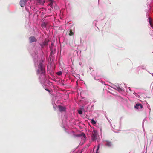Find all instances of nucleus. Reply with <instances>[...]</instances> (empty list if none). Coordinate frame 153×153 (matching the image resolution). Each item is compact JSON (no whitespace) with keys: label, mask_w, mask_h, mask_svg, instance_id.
<instances>
[{"label":"nucleus","mask_w":153,"mask_h":153,"mask_svg":"<svg viewBox=\"0 0 153 153\" xmlns=\"http://www.w3.org/2000/svg\"><path fill=\"white\" fill-rule=\"evenodd\" d=\"M43 65L42 63H40L38 66V69L37 71V74H41L43 76V77L44 78L45 76V71L43 68Z\"/></svg>","instance_id":"1"},{"label":"nucleus","mask_w":153,"mask_h":153,"mask_svg":"<svg viewBox=\"0 0 153 153\" xmlns=\"http://www.w3.org/2000/svg\"><path fill=\"white\" fill-rule=\"evenodd\" d=\"M97 132L96 131L94 130L92 133V140L93 141H95L97 138Z\"/></svg>","instance_id":"2"},{"label":"nucleus","mask_w":153,"mask_h":153,"mask_svg":"<svg viewBox=\"0 0 153 153\" xmlns=\"http://www.w3.org/2000/svg\"><path fill=\"white\" fill-rule=\"evenodd\" d=\"M29 40L30 42L32 43L33 42H36V41L37 40L36 38L33 36H31L29 38Z\"/></svg>","instance_id":"3"},{"label":"nucleus","mask_w":153,"mask_h":153,"mask_svg":"<svg viewBox=\"0 0 153 153\" xmlns=\"http://www.w3.org/2000/svg\"><path fill=\"white\" fill-rule=\"evenodd\" d=\"M27 0H21L20 2V4L22 7H24L25 4L27 2Z\"/></svg>","instance_id":"4"},{"label":"nucleus","mask_w":153,"mask_h":153,"mask_svg":"<svg viewBox=\"0 0 153 153\" xmlns=\"http://www.w3.org/2000/svg\"><path fill=\"white\" fill-rule=\"evenodd\" d=\"M105 145L108 147H110L113 145V143L111 141L107 140L106 141Z\"/></svg>","instance_id":"5"},{"label":"nucleus","mask_w":153,"mask_h":153,"mask_svg":"<svg viewBox=\"0 0 153 153\" xmlns=\"http://www.w3.org/2000/svg\"><path fill=\"white\" fill-rule=\"evenodd\" d=\"M59 108L60 112H62L65 111V108L64 107H63L61 105H59Z\"/></svg>","instance_id":"6"},{"label":"nucleus","mask_w":153,"mask_h":153,"mask_svg":"<svg viewBox=\"0 0 153 153\" xmlns=\"http://www.w3.org/2000/svg\"><path fill=\"white\" fill-rule=\"evenodd\" d=\"M142 109L143 108V105L141 104H137L135 105L134 107L136 109L139 108V107Z\"/></svg>","instance_id":"7"},{"label":"nucleus","mask_w":153,"mask_h":153,"mask_svg":"<svg viewBox=\"0 0 153 153\" xmlns=\"http://www.w3.org/2000/svg\"><path fill=\"white\" fill-rule=\"evenodd\" d=\"M37 1L38 3L41 4H43L45 2L44 0H37Z\"/></svg>","instance_id":"8"},{"label":"nucleus","mask_w":153,"mask_h":153,"mask_svg":"<svg viewBox=\"0 0 153 153\" xmlns=\"http://www.w3.org/2000/svg\"><path fill=\"white\" fill-rule=\"evenodd\" d=\"M50 3L49 4V5L51 7L53 8V1H49Z\"/></svg>","instance_id":"9"},{"label":"nucleus","mask_w":153,"mask_h":153,"mask_svg":"<svg viewBox=\"0 0 153 153\" xmlns=\"http://www.w3.org/2000/svg\"><path fill=\"white\" fill-rule=\"evenodd\" d=\"M91 123L93 125H94L96 124V122L94 120V119H93L91 120Z\"/></svg>","instance_id":"10"},{"label":"nucleus","mask_w":153,"mask_h":153,"mask_svg":"<svg viewBox=\"0 0 153 153\" xmlns=\"http://www.w3.org/2000/svg\"><path fill=\"white\" fill-rule=\"evenodd\" d=\"M74 34V33L72 32V30H70V33L69 34V35L70 36H71Z\"/></svg>","instance_id":"11"},{"label":"nucleus","mask_w":153,"mask_h":153,"mask_svg":"<svg viewBox=\"0 0 153 153\" xmlns=\"http://www.w3.org/2000/svg\"><path fill=\"white\" fill-rule=\"evenodd\" d=\"M78 112L80 114H82V111L81 110H78Z\"/></svg>","instance_id":"12"},{"label":"nucleus","mask_w":153,"mask_h":153,"mask_svg":"<svg viewBox=\"0 0 153 153\" xmlns=\"http://www.w3.org/2000/svg\"><path fill=\"white\" fill-rule=\"evenodd\" d=\"M48 42L47 41H45L44 43V45H47L48 44Z\"/></svg>","instance_id":"13"},{"label":"nucleus","mask_w":153,"mask_h":153,"mask_svg":"<svg viewBox=\"0 0 153 153\" xmlns=\"http://www.w3.org/2000/svg\"><path fill=\"white\" fill-rule=\"evenodd\" d=\"M57 74L58 75H61L62 74V72L61 71H59V72H57Z\"/></svg>","instance_id":"14"},{"label":"nucleus","mask_w":153,"mask_h":153,"mask_svg":"<svg viewBox=\"0 0 153 153\" xmlns=\"http://www.w3.org/2000/svg\"><path fill=\"white\" fill-rule=\"evenodd\" d=\"M149 23L150 25L153 28V25L152 24V22H151V21H149Z\"/></svg>","instance_id":"15"},{"label":"nucleus","mask_w":153,"mask_h":153,"mask_svg":"<svg viewBox=\"0 0 153 153\" xmlns=\"http://www.w3.org/2000/svg\"><path fill=\"white\" fill-rule=\"evenodd\" d=\"M99 147H100V144H98V145L97 148V151H98L99 150Z\"/></svg>","instance_id":"16"},{"label":"nucleus","mask_w":153,"mask_h":153,"mask_svg":"<svg viewBox=\"0 0 153 153\" xmlns=\"http://www.w3.org/2000/svg\"><path fill=\"white\" fill-rule=\"evenodd\" d=\"M45 90L48 91L49 93H50V91L47 88L45 89Z\"/></svg>","instance_id":"17"},{"label":"nucleus","mask_w":153,"mask_h":153,"mask_svg":"<svg viewBox=\"0 0 153 153\" xmlns=\"http://www.w3.org/2000/svg\"><path fill=\"white\" fill-rule=\"evenodd\" d=\"M42 25H43V26L44 27H45V23H43Z\"/></svg>","instance_id":"18"},{"label":"nucleus","mask_w":153,"mask_h":153,"mask_svg":"<svg viewBox=\"0 0 153 153\" xmlns=\"http://www.w3.org/2000/svg\"><path fill=\"white\" fill-rule=\"evenodd\" d=\"M49 1H53V0H49Z\"/></svg>","instance_id":"19"},{"label":"nucleus","mask_w":153,"mask_h":153,"mask_svg":"<svg viewBox=\"0 0 153 153\" xmlns=\"http://www.w3.org/2000/svg\"><path fill=\"white\" fill-rule=\"evenodd\" d=\"M85 137V135L84 134V137Z\"/></svg>","instance_id":"20"},{"label":"nucleus","mask_w":153,"mask_h":153,"mask_svg":"<svg viewBox=\"0 0 153 153\" xmlns=\"http://www.w3.org/2000/svg\"><path fill=\"white\" fill-rule=\"evenodd\" d=\"M56 8H58V6H56Z\"/></svg>","instance_id":"21"},{"label":"nucleus","mask_w":153,"mask_h":153,"mask_svg":"<svg viewBox=\"0 0 153 153\" xmlns=\"http://www.w3.org/2000/svg\"><path fill=\"white\" fill-rule=\"evenodd\" d=\"M96 153H97V152Z\"/></svg>","instance_id":"22"}]
</instances>
